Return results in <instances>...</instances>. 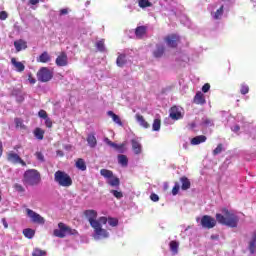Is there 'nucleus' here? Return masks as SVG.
<instances>
[{"label": "nucleus", "mask_w": 256, "mask_h": 256, "mask_svg": "<svg viewBox=\"0 0 256 256\" xmlns=\"http://www.w3.org/2000/svg\"><path fill=\"white\" fill-rule=\"evenodd\" d=\"M138 7H140V9H147V7H153V3L149 0H138Z\"/></svg>", "instance_id": "2f4dec72"}, {"label": "nucleus", "mask_w": 256, "mask_h": 256, "mask_svg": "<svg viewBox=\"0 0 256 256\" xmlns=\"http://www.w3.org/2000/svg\"><path fill=\"white\" fill-rule=\"evenodd\" d=\"M234 0H222L219 3L212 6L211 9V17L215 21H219L223 19V15L225 14V10L227 9V5L233 3Z\"/></svg>", "instance_id": "7ed1b4c3"}, {"label": "nucleus", "mask_w": 256, "mask_h": 256, "mask_svg": "<svg viewBox=\"0 0 256 256\" xmlns=\"http://www.w3.org/2000/svg\"><path fill=\"white\" fill-rule=\"evenodd\" d=\"M108 116L112 118L113 122L116 123V125H119V127H123V122H121V118L113 111H108Z\"/></svg>", "instance_id": "cd10ccee"}, {"label": "nucleus", "mask_w": 256, "mask_h": 256, "mask_svg": "<svg viewBox=\"0 0 256 256\" xmlns=\"http://www.w3.org/2000/svg\"><path fill=\"white\" fill-rule=\"evenodd\" d=\"M2 223L5 227V229H7V227H9V225L7 224V220H5V218L2 219Z\"/></svg>", "instance_id": "680f3d73"}, {"label": "nucleus", "mask_w": 256, "mask_h": 256, "mask_svg": "<svg viewBox=\"0 0 256 256\" xmlns=\"http://www.w3.org/2000/svg\"><path fill=\"white\" fill-rule=\"evenodd\" d=\"M248 250L250 251L251 255H254L256 252V231L254 232L252 239L249 241Z\"/></svg>", "instance_id": "4be33fe9"}, {"label": "nucleus", "mask_w": 256, "mask_h": 256, "mask_svg": "<svg viewBox=\"0 0 256 256\" xmlns=\"http://www.w3.org/2000/svg\"><path fill=\"white\" fill-rule=\"evenodd\" d=\"M101 218H104L106 220V225L108 224L109 227H117V225H119V220L117 218L105 216H102Z\"/></svg>", "instance_id": "a878e982"}, {"label": "nucleus", "mask_w": 256, "mask_h": 256, "mask_svg": "<svg viewBox=\"0 0 256 256\" xmlns=\"http://www.w3.org/2000/svg\"><path fill=\"white\" fill-rule=\"evenodd\" d=\"M28 82L30 83V85H35V83H37V80L33 78V75L28 74Z\"/></svg>", "instance_id": "603ef678"}, {"label": "nucleus", "mask_w": 256, "mask_h": 256, "mask_svg": "<svg viewBox=\"0 0 256 256\" xmlns=\"http://www.w3.org/2000/svg\"><path fill=\"white\" fill-rule=\"evenodd\" d=\"M179 35L171 34L165 38V43L168 47H176L179 45Z\"/></svg>", "instance_id": "4468645a"}, {"label": "nucleus", "mask_w": 256, "mask_h": 256, "mask_svg": "<svg viewBox=\"0 0 256 256\" xmlns=\"http://www.w3.org/2000/svg\"><path fill=\"white\" fill-rule=\"evenodd\" d=\"M40 0H29V4L32 5L31 9H37V7H35V5H37V3H39Z\"/></svg>", "instance_id": "864d4df0"}, {"label": "nucleus", "mask_w": 256, "mask_h": 256, "mask_svg": "<svg viewBox=\"0 0 256 256\" xmlns=\"http://www.w3.org/2000/svg\"><path fill=\"white\" fill-rule=\"evenodd\" d=\"M185 114L183 107L181 106H173L170 109L169 117L173 121H179V119H183V115Z\"/></svg>", "instance_id": "9d476101"}, {"label": "nucleus", "mask_w": 256, "mask_h": 256, "mask_svg": "<svg viewBox=\"0 0 256 256\" xmlns=\"http://www.w3.org/2000/svg\"><path fill=\"white\" fill-rule=\"evenodd\" d=\"M179 189H181V186L176 182L172 189V195H177L179 193Z\"/></svg>", "instance_id": "c03bdc74"}, {"label": "nucleus", "mask_w": 256, "mask_h": 256, "mask_svg": "<svg viewBox=\"0 0 256 256\" xmlns=\"http://www.w3.org/2000/svg\"><path fill=\"white\" fill-rule=\"evenodd\" d=\"M116 151L119 153H125L127 151V148L125 147V144H118L116 147Z\"/></svg>", "instance_id": "79ce46f5"}, {"label": "nucleus", "mask_w": 256, "mask_h": 256, "mask_svg": "<svg viewBox=\"0 0 256 256\" xmlns=\"http://www.w3.org/2000/svg\"><path fill=\"white\" fill-rule=\"evenodd\" d=\"M57 155H58V157H63V151L58 150V151H57Z\"/></svg>", "instance_id": "0e129e2a"}, {"label": "nucleus", "mask_w": 256, "mask_h": 256, "mask_svg": "<svg viewBox=\"0 0 256 256\" xmlns=\"http://www.w3.org/2000/svg\"><path fill=\"white\" fill-rule=\"evenodd\" d=\"M117 67H125L127 64V56L125 54H119L116 60Z\"/></svg>", "instance_id": "b1692460"}, {"label": "nucleus", "mask_w": 256, "mask_h": 256, "mask_svg": "<svg viewBox=\"0 0 256 256\" xmlns=\"http://www.w3.org/2000/svg\"><path fill=\"white\" fill-rule=\"evenodd\" d=\"M75 233V230L71 229L64 223H59L58 228H56L53 232L54 237H59L60 239H63V237H67V235H75Z\"/></svg>", "instance_id": "0eeeda50"}, {"label": "nucleus", "mask_w": 256, "mask_h": 256, "mask_svg": "<svg viewBox=\"0 0 256 256\" xmlns=\"http://www.w3.org/2000/svg\"><path fill=\"white\" fill-rule=\"evenodd\" d=\"M67 13H69V10L67 8L60 10V15H67Z\"/></svg>", "instance_id": "bf43d9fd"}, {"label": "nucleus", "mask_w": 256, "mask_h": 256, "mask_svg": "<svg viewBox=\"0 0 256 256\" xmlns=\"http://www.w3.org/2000/svg\"><path fill=\"white\" fill-rule=\"evenodd\" d=\"M35 157L38 161H41V163H43V161H45V156L41 152H36Z\"/></svg>", "instance_id": "a18cd8bd"}, {"label": "nucleus", "mask_w": 256, "mask_h": 256, "mask_svg": "<svg viewBox=\"0 0 256 256\" xmlns=\"http://www.w3.org/2000/svg\"><path fill=\"white\" fill-rule=\"evenodd\" d=\"M201 225L204 229H213V227L217 225V220L211 216L205 215L201 218Z\"/></svg>", "instance_id": "f8f14e48"}, {"label": "nucleus", "mask_w": 256, "mask_h": 256, "mask_svg": "<svg viewBox=\"0 0 256 256\" xmlns=\"http://www.w3.org/2000/svg\"><path fill=\"white\" fill-rule=\"evenodd\" d=\"M1 155H3V145L0 142V157H1Z\"/></svg>", "instance_id": "338daca9"}, {"label": "nucleus", "mask_w": 256, "mask_h": 256, "mask_svg": "<svg viewBox=\"0 0 256 256\" xmlns=\"http://www.w3.org/2000/svg\"><path fill=\"white\" fill-rule=\"evenodd\" d=\"M135 35H136L137 39H143V37H145V35H147V27H145V26L137 27L135 30Z\"/></svg>", "instance_id": "412c9836"}, {"label": "nucleus", "mask_w": 256, "mask_h": 256, "mask_svg": "<svg viewBox=\"0 0 256 256\" xmlns=\"http://www.w3.org/2000/svg\"><path fill=\"white\" fill-rule=\"evenodd\" d=\"M77 169L80 171H85L87 169V165H85V161L83 159H78L76 162Z\"/></svg>", "instance_id": "4c0bfd02"}, {"label": "nucleus", "mask_w": 256, "mask_h": 256, "mask_svg": "<svg viewBox=\"0 0 256 256\" xmlns=\"http://www.w3.org/2000/svg\"><path fill=\"white\" fill-rule=\"evenodd\" d=\"M103 225H107V220L105 218H100V222H98L97 224H94V226H92V229H93L92 237L95 241L109 239V237H110L109 231L111 229L110 228L105 229V228H103Z\"/></svg>", "instance_id": "f03ea898"}, {"label": "nucleus", "mask_w": 256, "mask_h": 256, "mask_svg": "<svg viewBox=\"0 0 256 256\" xmlns=\"http://www.w3.org/2000/svg\"><path fill=\"white\" fill-rule=\"evenodd\" d=\"M38 81L41 83H47L53 79V72L46 67L41 68L37 73Z\"/></svg>", "instance_id": "6e6552de"}, {"label": "nucleus", "mask_w": 256, "mask_h": 256, "mask_svg": "<svg viewBox=\"0 0 256 256\" xmlns=\"http://www.w3.org/2000/svg\"><path fill=\"white\" fill-rule=\"evenodd\" d=\"M8 161H10V163H20L23 167L26 165L25 161H23L15 152L8 153Z\"/></svg>", "instance_id": "dca6fc26"}, {"label": "nucleus", "mask_w": 256, "mask_h": 256, "mask_svg": "<svg viewBox=\"0 0 256 256\" xmlns=\"http://www.w3.org/2000/svg\"><path fill=\"white\" fill-rule=\"evenodd\" d=\"M14 189H15V191H17L18 193H23V192L25 191V188H23V187L21 186V184H15V185H14Z\"/></svg>", "instance_id": "de8ad7c7"}, {"label": "nucleus", "mask_w": 256, "mask_h": 256, "mask_svg": "<svg viewBox=\"0 0 256 256\" xmlns=\"http://www.w3.org/2000/svg\"><path fill=\"white\" fill-rule=\"evenodd\" d=\"M118 163L121 165V167H127V165H129V159L127 156L120 154L118 155Z\"/></svg>", "instance_id": "c85d7f7f"}, {"label": "nucleus", "mask_w": 256, "mask_h": 256, "mask_svg": "<svg viewBox=\"0 0 256 256\" xmlns=\"http://www.w3.org/2000/svg\"><path fill=\"white\" fill-rule=\"evenodd\" d=\"M135 119L138 125H140V127H143V129H149V127H151V125L148 124L147 120H145V117H143V115L136 114Z\"/></svg>", "instance_id": "f3484780"}, {"label": "nucleus", "mask_w": 256, "mask_h": 256, "mask_svg": "<svg viewBox=\"0 0 256 256\" xmlns=\"http://www.w3.org/2000/svg\"><path fill=\"white\" fill-rule=\"evenodd\" d=\"M231 129H232V131H233L234 133H239V130H240L241 128L239 127V125L236 124V125L232 126Z\"/></svg>", "instance_id": "4d7b16f0"}, {"label": "nucleus", "mask_w": 256, "mask_h": 256, "mask_svg": "<svg viewBox=\"0 0 256 256\" xmlns=\"http://www.w3.org/2000/svg\"><path fill=\"white\" fill-rule=\"evenodd\" d=\"M240 92L242 95H247V93H249V86L246 84H242L240 88Z\"/></svg>", "instance_id": "ea45409f"}, {"label": "nucleus", "mask_w": 256, "mask_h": 256, "mask_svg": "<svg viewBox=\"0 0 256 256\" xmlns=\"http://www.w3.org/2000/svg\"><path fill=\"white\" fill-rule=\"evenodd\" d=\"M104 143H106V145H109V147H111V144L113 142H111V140H109V138H104Z\"/></svg>", "instance_id": "052dcab7"}, {"label": "nucleus", "mask_w": 256, "mask_h": 256, "mask_svg": "<svg viewBox=\"0 0 256 256\" xmlns=\"http://www.w3.org/2000/svg\"><path fill=\"white\" fill-rule=\"evenodd\" d=\"M87 143L91 149H95V147H97V138L95 137V134L88 135Z\"/></svg>", "instance_id": "393cba45"}, {"label": "nucleus", "mask_w": 256, "mask_h": 256, "mask_svg": "<svg viewBox=\"0 0 256 256\" xmlns=\"http://www.w3.org/2000/svg\"><path fill=\"white\" fill-rule=\"evenodd\" d=\"M163 53H165V48L161 45H157L154 51V57L156 58L163 57Z\"/></svg>", "instance_id": "72a5a7b5"}, {"label": "nucleus", "mask_w": 256, "mask_h": 256, "mask_svg": "<svg viewBox=\"0 0 256 256\" xmlns=\"http://www.w3.org/2000/svg\"><path fill=\"white\" fill-rule=\"evenodd\" d=\"M34 137H36V139L39 141H43V137H45V131L41 128H36L34 130Z\"/></svg>", "instance_id": "7c9ffc66"}, {"label": "nucleus", "mask_w": 256, "mask_h": 256, "mask_svg": "<svg viewBox=\"0 0 256 256\" xmlns=\"http://www.w3.org/2000/svg\"><path fill=\"white\" fill-rule=\"evenodd\" d=\"M131 146L134 155H141V153H143V145H141V139L133 138L131 140Z\"/></svg>", "instance_id": "ddd939ff"}, {"label": "nucleus", "mask_w": 256, "mask_h": 256, "mask_svg": "<svg viewBox=\"0 0 256 256\" xmlns=\"http://www.w3.org/2000/svg\"><path fill=\"white\" fill-rule=\"evenodd\" d=\"M15 123H16L17 127H22V125H23V121L21 119H19V118L15 119Z\"/></svg>", "instance_id": "13d9d810"}, {"label": "nucleus", "mask_w": 256, "mask_h": 256, "mask_svg": "<svg viewBox=\"0 0 256 256\" xmlns=\"http://www.w3.org/2000/svg\"><path fill=\"white\" fill-rule=\"evenodd\" d=\"M180 182L182 183V191H187V189H191V181H189L187 177L180 178Z\"/></svg>", "instance_id": "bb28decb"}, {"label": "nucleus", "mask_w": 256, "mask_h": 256, "mask_svg": "<svg viewBox=\"0 0 256 256\" xmlns=\"http://www.w3.org/2000/svg\"><path fill=\"white\" fill-rule=\"evenodd\" d=\"M57 67H67L69 64V58L67 57V54L65 52H62L55 61Z\"/></svg>", "instance_id": "2eb2a0df"}, {"label": "nucleus", "mask_w": 256, "mask_h": 256, "mask_svg": "<svg viewBox=\"0 0 256 256\" xmlns=\"http://www.w3.org/2000/svg\"><path fill=\"white\" fill-rule=\"evenodd\" d=\"M110 193L116 197V199H122L123 192L117 190H110Z\"/></svg>", "instance_id": "58836bf2"}, {"label": "nucleus", "mask_w": 256, "mask_h": 256, "mask_svg": "<svg viewBox=\"0 0 256 256\" xmlns=\"http://www.w3.org/2000/svg\"><path fill=\"white\" fill-rule=\"evenodd\" d=\"M169 247L173 255H177V253H179V242L171 241Z\"/></svg>", "instance_id": "c756f323"}, {"label": "nucleus", "mask_w": 256, "mask_h": 256, "mask_svg": "<svg viewBox=\"0 0 256 256\" xmlns=\"http://www.w3.org/2000/svg\"><path fill=\"white\" fill-rule=\"evenodd\" d=\"M150 199L151 201H153L154 203H157V201H159V195L155 194V193H152L150 195Z\"/></svg>", "instance_id": "3c124183"}, {"label": "nucleus", "mask_w": 256, "mask_h": 256, "mask_svg": "<svg viewBox=\"0 0 256 256\" xmlns=\"http://www.w3.org/2000/svg\"><path fill=\"white\" fill-rule=\"evenodd\" d=\"M96 48L101 53H105V51H107V48H105V40L101 39V40L97 41L96 42Z\"/></svg>", "instance_id": "f704fd0d"}, {"label": "nucleus", "mask_w": 256, "mask_h": 256, "mask_svg": "<svg viewBox=\"0 0 256 256\" xmlns=\"http://www.w3.org/2000/svg\"><path fill=\"white\" fill-rule=\"evenodd\" d=\"M203 123L206 125V127H211L213 126V120L209 119V118H204L203 119Z\"/></svg>", "instance_id": "09e8293b"}, {"label": "nucleus", "mask_w": 256, "mask_h": 256, "mask_svg": "<svg viewBox=\"0 0 256 256\" xmlns=\"http://www.w3.org/2000/svg\"><path fill=\"white\" fill-rule=\"evenodd\" d=\"M44 120L46 127H48V129H51V127H53V122L51 121V118H49L48 116L47 118H44Z\"/></svg>", "instance_id": "49530a36"}, {"label": "nucleus", "mask_w": 256, "mask_h": 256, "mask_svg": "<svg viewBox=\"0 0 256 256\" xmlns=\"http://www.w3.org/2000/svg\"><path fill=\"white\" fill-rule=\"evenodd\" d=\"M211 89V85L209 84H204L202 87V92L207 93Z\"/></svg>", "instance_id": "6e6d98bb"}, {"label": "nucleus", "mask_w": 256, "mask_h": 256, "mask_svg": "<svg viewBox=\"0 0 256 256\" xmlns=\"http://www.w3.org/2000/svg\"><path fill=\"white\" fill-rule=\"evenodd\" d=\"M26 213H27V216L29 217L30 221H32V223H36L37 225H45V218H43L37 212L27 208Z\"/></svg>", "instance_id": "1a4fd4ad"}, {"label": "nucleus", "mask_w": 256, "mask_h": 256, "mask_svg": "<svg viewBox=\"0 0 256 256\" xmlns=\"http://www.w3.org/2000/svg\"><path fill=\"white\" fill-rule=\"evenodd\" d=\"M24 183L25 185H30L32 187L39 185V183H41V174L35 169L27 170L24 173Z\"/></svg>", "instance_id": "20e7f679"}, {"label": "nucleus", "mask_w": 256, "mask_h": 256, "mask_svg": "<svg viewBox=\"0 0 256 256\" xmlns=\"http://www.w3.org/2000/svg\"><path fill=\"white\" fill-rule=\"evenodd\" d=\"M152 131H161V118H155L152 124Z\"/></svg>", "instance_id": "e433bc0d"}, {"label": "nucleus", "mask_w": 256, "mask_h": 256, "mask_svg": "<svg viewBox=\"0 0 256 256\" xmlns=\"http://www.w3.org/2000/svg\"><path fill=\"white\" fill-rule=\"evenodd\" d=\"M223 151V144H219L214 150L213 155H219Z\"/></svg>", "instance_id": "37998d69"}, {"label": "nucleus", "mask_w": 256, "mask_h": 256, "mask_svg": "<svg viewBox=\"0 0 256 256\" xmlns=\"http://www.w3.org/2000/svg\"><path fill=\"white\" fill-rule=\"evenodd\" d=\"M7 17H8L7 12H5V11H1L0 12V19H1V21H5V19H7Z\"/></svg>", "instance_id": "5fc2aeb1"}, {"label": "nucleus", "mask_w": 256, "mask_h": 256, "mask_svg": "<svg viewBox=\"0 0 256 256\" xmlns=\"http://www.w3.org/2000/svg\"><path fill=\"white\" fill-rule=\"evenodd\" d=\"M38 61H39L40 63H49V61H51V56H49V53L43 52V53L39 56Z\"/></svg>", "instance_id": "473e14b6"}, {"label": "nucleus", "mask_w": 256, "mask_h": 256, "mask_svg": "<svg viewBox=\"0 0 256 256\" xmlns=\"http://www.w3.org/2000/svg\"><path fill=\"white\" fill-rule=\"evenodd\" d=\"M119 144L115 143V142H112V144H110V147H113V149H117Z\"/></svg>", "instance_id": "e2e57ef3"}, {"label": "nucleus", "mask_w": 256, "mask_h": 256, "mask_svg": "<svg viewBox=\"0 0 256 256\" xmlns=\"http://www.w3.org/2000/svg\"><path fill=\"white\" fill-rule=\"evenodd\" d=\"M194 103L196 105H205V103H207L205 100V94H203V92H197L194 96Z\"/></svg>", "instance_id": "6ab92c4d"}, {"label": "nucleus", "mask_w": 256, "mask_h": 256, "mask_svg": "<svg viewBox=\"0 0 256 256\" xmlns=\"http://www.w3.org/2000/svg\"><path fill=\"white\" fill-rule=\"evenodd\" d=\"M38 117H40V119H46L48 117L47 112L45 110H40L38 112Z\"/></svg>", "instance_id": "8fccbe9b"}, {"label": "nucleus", "mask_w": 256, "mask_h": 256, "mask_svg": "<svg viewBox=\"0 0 256 256\" xmlns=\"http://www.w3.org/2000/svg\"><path fill=\"white\" fill-rule=\"evenodd\" d=\"M23 235L27 239H33V237H35V230H33L31 228H26V229L23 230Z\"/></svg>", "instance_id": "c9c22d12"}, {"label": "nucleus", "mask_w": 256, "mask_h": 256, "mask_svg": "<svg viewBox=\"0 0 256 256\" xmlns=\"http://www.w3.org/2000/svg\"><path fill=\"white\" fill-rule=\"evenodd\" d=\"M54 181L60 185V187H71L73 185V180L69 174L58 170L54 174Z\"/></svg>", "instance_id": "39448f33"}, {"label": "nucleus", "mask_w": 256, "mask_h": 256, "mask_svg": "<svg viewBox=\"0 0 256 256\" xmlns=\"http://www.w3.org/2000/svg\"><path fill=\"white\" fill-rule=\"evenodd\" d=\"M11 63L17 73H23V71H25V64H23V62H19L16 58H12Z\"/></svg>", "instance_id": "a211bd4d"}, {"label": "nucleus", "mask_w": 256, "mask_h": 256, "mask_svg": "<svg viewBox=\"0 0 256 256\" xmlns=\"http://www.w3.org/2000/svg\"><path fill=\"white\" fill-rule=\"evenodd\" d=\"M205 141H207V136L200 135L192 138L190 143L191 145H201V143H205Z\"/></svg>", "instance_id": "5701e85b"}, {"label": "nucleus", "mask_w": 256, "mask_h": 256, "mask_svg": "<svg viewBox=\"0 0 256 256\" xmlns=\"http://www.w3.org/2000/svg\"><path fill=\"white\" fill-rule=\"evenodd\" d=\"M216 221L221 225H226V227H237L239 224V215L235 210L224 208L221 210V213L216 214Z\"/></svg>", "instance_id": "f257e3e1"}, {"label": "nucleus", "mask_w": 256, "mask_h": 256, "mask_svg": "<svg viewBox=\"0 0 256 256\" xmlns=\"http://www.w3.org/2000/svg\"><path fill=\"white\" fill-rule=\"evenodd\" d=\"M100 175L106 179V183L110 185V187H119L121 185V181L115 175H113V171L107 169H101Z\"/></svg>", "instance_id": "423d86ee"}, {"label": "nucleus", "mask_w": 256, "mask_h": 256, "mask_svg": "<svg viewBox=\"0 0 256 256\" xmlns=\"http://www.w3.org/2000/svg\"><path fill=\"white\" fill-rule=\"evenodd\" d=\"M183 149H189V143L185 142V143L183 144Z\"/></svg>", "instance_id": "69168bd1"}, {"label": "nucleus", "mask_w": 256, "mask_h": 256, "mask_svg": "<svg viewBox=\"0 0 256 256\" xmlns=\"http://www.w3.org/2000/svg\"><path fill=\"white\" fill-rule=\"evenodd\" d=\"M14 47L17 51V53H19V51H23L27 48V42L25 40H16L14 42Z\"/></svg>", "instance_id": "aec40b11"}, {"label": "nucleus", "mask_w": 256, "mask_h": 256, "mask_svg": "<svg viewBox=\"0 0 256 256\" xmlns=\"http://www.w3.org/2000/svg\"><path fill=\"white\" fill-rule=\"evenodd\" d=\"M86 219L88 220L91 227L97 225L101 222V217L97 219V211L95 210H86L84 212Z\"/></svg>", "instance_id": "9b49d317"}, {"label": "nucleus", "mask_w": 256, "mask_h": 256, "mask_svg": "<svg viewBox=\"0 0 256 256\" xmlns=\"http://www.w3.org/2000/svg\"><path fill=\"white\" fill-rule=\"evenodd\" d=\"M33 256H45L46 253L45 251L41 250V249H35L32 253Z\"/></svg>", "instance_id": "a19ab883"}, {"label": "nucleus", "mask_w": 256, "mask_h": 256, "mask_svg": "<svg viewBox=\"0 0 256 256\" xmlns=\"http://www.w3.org/2000/svg\"><path fill=\"white\" fill-rule=\"evenodd\" d=\"M252 5H253V8L256 9V0H250Z\"/></svg>", "instance_id": "774afa93"}]
</instances>
